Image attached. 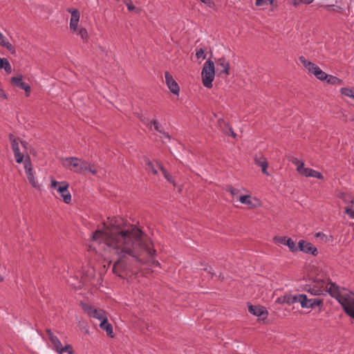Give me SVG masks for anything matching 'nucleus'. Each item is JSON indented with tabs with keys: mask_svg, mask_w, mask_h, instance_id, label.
<instances>
[{
	"mask_svg": "<svg viewBox=\"0 0 354 354\" xmlns=\"http://www.w3.org/2000/svg\"><path fill=\"white\" fill-rule=\"evenodd\" d=\"M92 245L95 250L107 251L118 257L113 264V271L127 269L131 261L140 264L151 263L159 266L153 259L156 250L149 237L134 225L120 226L117 221H111L110 226L104 225L102 230L93 232Z\"/></svg>",
	"mask_w": 354,
	"mask_h": 354,
	"instance_id": "nucleus-1",
	"label": "nucleus"
},
{
	"mask_svg": "<svg viewBox=\"0 0 354 354\" xmlns=\"http://www.w3.org/2000/svg\"><path fill=\"white\" fill-rule=\"evenodd\" d=\"M215 65L212 60L207 61L203 67L201 72L202 82L205 87L211 88L212 87V82L215 75Z\"/></svg>",
	"mask_w": 354,
	"mask_h": 354,
	"instance_id": "nucleus-2",
	"label": "nucleus"
},
{
	"mask_svg": "<svg viewBox=\"0 0 354 354\" xmlns=\"http://www.w3.org/2000/svg\"><path fill=\"white\" fill-rule=\"evenodd\" d=\"M64 167L73 172L82 173L88 169L87 163L76 157L66 158L63 161Z\"/></svg>",
	"mask_w": 354,
	"mask_h": 354,
	"instance_id": "nucleus-3",
	"label": "nucleus"
},
{
	"mask_svg": "<svg viewBox=\"0 0 354 354\" xmlns=\"http://www.w3.org/2000/svg\"><path fill=\"white\" fill-rule=\"evenodd\" d=\"M299 60L308 73L314 75L317 79L320 81H324L326 79L327 74L315 64L307 60L304 56H300Z\"/></svg>",
	"mask_w": 354,
	"mask_h": 354,
	"instance_id": "nucleus-4",
	"label": "nucleus"
},
{
	"mask_svg": "<svg viewBox=\"0 0 354 354\" xmlns=\"http://www.w3.org/2000/svg\"><path fill=\"white\" fill-rule=\"evenodd\" d=\"M51 186L56 189L59 197L63 199L65 203L69 204L71 203V194L68 189L69 186L68 183L66 181L57 182L56 180H52Z\"/></svg>",
	"mask_w": 354,
	"mask_h": 354,
	"instance_id": "nucleus-5",
	"label": "nucleus"
},
{
	"mask_svg": "<svg viewBox=\"0 0 354 354\" xmlns=\"http://www.w3.org/2000/svg\"><path fill=\"white\" fill-rule=\"evenodd\" d=\"M323 286L324 288L326 289V293L328 292L331 297L336 299L340 304L342 303V299L345 298L346 295L348 293L342 291L335 283L324 281Z\"/></svg>",
	"mask_w": 354,
	"mask_h": 354,
	"instance_id": "nucleus-6",
	"label": "nucleus"
},
{
	"mask_svg": "<svg viewBox=\"0 0 354 354\" xmlns=\"http://www.w3.org/2000/svg\"><path fill=\"white\" fill-rule=\"evenodd\" d=\"M81 306L89 317L95 318L100 320V322L107 317L105 311L102 309H96L93 306L84 303H81Z\"/></svg>",
	"mask_w": 354,
	"mask_h": 354,
	"instance_id": "nucleus-7",
	"label": "nucleus"
},
{
	"mask_svg": "<svg viewBox=\"0 0 354 354\" xmlns=\"http://www.w3.org/2000/svg\"><path fill=\"white\" fill-rule=\"evenodd\" d=\"M297 303H299L303 308H314L322 304V300L317 298L308 299L305 294H298Z\"/></svg>",
	"mask_w": 354,
	"mask_h": 354,
	"instance_id": "nucleus-8",
	"label": "nucleus"
},
{
	"mask_svg": "<svg viewBox=\"0 0 354 354\" xmlns=\"http://www.w3.org/2000/svg\"><path fill=\"white\" fill-rule=\"evenodd\" d=\"M342 306L345 313L354 319V293L348 292L345 298L342 299Z\"/></svg>",
	"mask_w": 354,
	"mask_h": 354,
	"instance_id": "nucleus-9",
	"label": "nucleus"
},
{
	"mask_svg": "<svg viewBox=\"0 0 354 354\" xmlns=\"http://www.w3.org/2000/svg\"><path fill=\"white\" fill-rule=\"evenodd\" d=\"M230 64L223 57L216 61L215 73L221 77H225L229 75Z\"/></svg>",
	"mask_w": 354,
	"mask_h": 354,
	"instance_id": "nucleus-10",
	"label": "nucleus"
},
{
	"mask_svg": "<svg viewBox=\"0 0 354 354\" xmlns=\"http://www.w3.org/2000/svg\"><path fill=\"white\" fill-rule=\"evenodd\" d=\"M9 139L10 141L12 149L13 151L15 161L17 163H21L22 162H24L26 158L20 150L18 140L16 139L12 134L9 135Z\"/></svg>",
	"mask_w": 354,
	"mask_h": 354,
	"instance_id": "nucleus-11",
	"label": "nucleus"
},
{
	"mask_svg": "<svg viewBox=\"0 0 354 354\" xmlns=\"http://www.w3.org/2000/svg\"><path fill=\"white\" fill-rule=\"evenodd\" d=\"M24 167L27 176V178L31 185L34 187H39L38 182L35 178L32 168V163L30 157L27 156L24 161Z\"/></svg>",
	"mask_w": 354,
	"mask_h": 354,
	"instance_id": "nucleus-12",
	"label": "nucleus"
},
{
	"mask_svg": "<svg viewBox=\"0 0 354 354\" xmlns=\"http://www.w3.org/2000/svg\"><path fill=\"white\" fill-rule=\"evenodd\" d=\"M324 280L317 281L313 286H308L306 290L313 295H324L326 290L324 288Z\"/></svg>",
	"mask_w": 354,
	"mask_h": 354,
	"instance_id": "nucleus-13",
	"label": "nucleus"
},
{
	"mask_svg": "<svg viewBox=\"0 0 354 354\" xmlns=\"http://www.w3.org/2000/svg\"><path fill=\"white\" fill-rule=\"evenodd\" d=\"M67 10L71 14L69 24L70 30L72 32H77L80 17V12L77 9H68Z\"/></svg>",
	"mask_w": 354,
	"mask_h": 354,
	"instance_id": "nucleus-14",
	"label": "nucleus"
},
{
	"mask_svg": "<svg viewBox=\"0 0 354 354\" xmlns=\"http://www.w3.org/2000/svg\"><path fill=\"white\" fill-rule=\"evenodd\" d=\"M165 77L166 84L169 91L175 95H178L180 91L179 86L176 82L174 80L171 75L169 72L166 71L165 73Z\"/></svg>",
	"mask_w": 354,
	"mask_h": 354,
	"instance_id": "nucleus-15",
	"label": "nucleus"
},
{
	"mask_svg": "<svg viewBox=\"0 0 354 354\" xmlns=\"http://www.w3.org/2000/svg\"><path fill=\"white\" fill-rule=\"evenodd\" d=\"M298 250L306 254H310L313 255L317 254V248H315L312 243L304 240H300L299 241Z\"/></svg>",
	"mask_w": 354,
	"mask_h": 354,
	"instance_id": "nucleus-16",
	"label": "nucleus"
},
{
	"mask_svg": "<svg viewBox=\"0 0 354 354\" xmlns=\"http://www.w3.org/2000/svg\"><path fill=\"white\" fill-rule=\"evenodd\" d=\"M254 163L257 165L261 167L262 172L268 176L269 173L267 171L268 167V162L266 160V158L263 156H255L254 158Z\"/></svg>",
	"mask_w": 354,
	"mask_h": 354,
	"instance_id": "nucleus-17",
	"label": "nucleus"
},
{
	"mask_svg": "<svg viewBox=\"0 0 354 354\" xmlns=\"http://www.w3.org/2000/svg\"><path fill=\"white\" fill-rule=\"evenodd\" d=\"M0 46L7 49L12 55L16 53L15 46L8 40V39L0 32Z\"/></svg>",
	"mask_w": 354,
	"mask_h": 354,
	"instance_id": "nucleus-18",
	"label": "nucleus"
},
{
	"mask_svg": "<svg viewBox=\"0 0 354 354\" xmlns=\"http://www.w3.org/2000/svg\"><path fill=\"white\" fill-rule=\"evenodd\" d=\"M301 176L304 177H313L321 180L324 178V176L319 171L308 167H306L303 169Z\"/></svg>",
	"mask_w": 354,
	"mask_h": 354,
	"instance_id": "nucleus-19",
	"label": "nucleus"
},
{
	"mask_svg": "<svg viewBox=\"0 0 354 354\" xmlns=\"http://www.w3.org/2000/svg\"><path fill=\"white\" fill-rule=\"evenodd\" d=\"M248 310L251 314L257 317L268 315V311L263 306L250 305L248 307Z\"/></svg>",
	"mask_w": 354,
	"mask_h": 354,
	"instance_id": "nucleus-20",
	"label": "nucleus"
},
{
	"mask_svg": "<svg viewBox=\"0 0 354 354\" xmlns=\"http://www.w3.org/2000/svg\"><path fill=\"white\" fill-rule=\"evenodd\" d=\"M100 327L101 329L106 331L108 336L113 337V327L112 325L108 322L107 317L100 322Z\"/></svg>",
	"mask_w": 354,
	"mask_h": 354,
	"instance_id": "nucleus-21",
	"label": "nucleus"
},
{
	"mask_svg": "<svg viewBox=\"0 0 354 354\" xmlns=\"http://www.w3.org/2000/svg\"><path fill=\"white\" fill-rule=\"evenodd\" d=\"M46 333L48 334V337L52 343V344L54 346V347L56 349V351L58 352L59 349L61 348L62 343L58 339L57 336H55L50 330L47 329Z\"/></svg>",
	"mask_w": 354,
	"mask_h": 354,
	"instance_id": "nucleus-22",
	"label": "nucleus"
},
{
	"mask_svg": "<svg viewBox=\"0 0 354 354\" xmlns=\"http://www.w3.org/2000/svg\"><path fill=\"white\" fill-rule=\"evenodd\" d=\"M1 69H4L8 74L12 73V66L8 59L0 57V70Z\"/></svg>",
	"mask_w": 354,
	"mask_h": 354,
	"instance_id": "nucleus-23",
	"label": "nucleus"
},
{
	"mask_svg": "<svg viewBox=\"0 0 354 354\" xmlns=\"http://www.w3.org/2000/svg\"><path fill=\"white\" fill-rule=\"evenodd\" d=\"M291 162L293 165H295L297 168L296 170L299 173V175L303 172V169L306 167H304V162L301 160H299L297 158L293 157L291 160Z\"/></svg>",
	"mask_w": 354,
	"mask_h": 354,
	"instance_id": "nucleus-24",
	"label": "nucleus"
},
{
	"mask_svg": "<svg viewBox=\"0 0 354 354\" xmlns=\"http://www.w3.org/2000/svg\"><path fill=\"white\" fill-rule=\"evenodd\" d=\"M324 81H326V82L328 84H332V85H337V84H341L342 83V80L339 79L338 77H337L335 76H333L331 75H328V74H327L326 79H325Z\"/></svg>",
	"mask_w": 354,
	"mask_h": 354,
	"instance_id": "nucleus-25",
	"label": "nucleus"
},
{
	"mask_svg": "<svg viewBox=\"0 0 354 354\" xmlns=\"http://www.w3.org/2000/svg\"><path fill=\"white\" fill-rule=\"evenodd\" d=\"M283 297V301L287 304H292L294 303H297L298 294L297 295H285Z\"/></svg>",
	"mask_w": 354,
	"mask_h": 354,
	"instance_id": "nucleus-26",
	"label": "nucleus"
},
{
	"mask_svg": "<svg viewBox=\"0 0 354 354\" xmlns=\"http://www.w3.org/2000/svg\"><path fill=\"white\" fill-rule=\"evenodd\" d=\"M145 164L147 166V170L149 172H151L153 174H156L158 173V171L156 169L154 165L149 159H147V158L145 159Z\"/></svg>",
	"mask_w": 354,
	"mask_h": 354,
	"instance_id": "nucleus-27",
	"label": "nucleus"
},
{
	"mask_svg": "<svg viewBox=\"0 0 354 354\" xmlns=\"http://www.w3.org/2000/svg\"><path fill=\"white\" fill-rule=\"evenodd\" d=\"M239 201L242 204H245V205L252 206L251 196L250 195L241 196L239 198Z\"/></svg>",
	"mask_w": 354,
	"mask_h": 354,
	"instance_id": "nucleus-28",
	"label": "nucleus"
},
{
	"mask_svg": "<svg viewBox=\"0 0 354 354\" xmlns=\"http://www.w3.org/2000/svg\"><path fill=\"white\" fill-rule=\"evenodd\" d=\"M74 32L80 36L83 40H86L88 37V32L85 28H80L79 29L77 28V32Z\"/></svg>",
	"mask_w": 354,
	"mask_h": 354,
	"instance_id": "nucleus-29",
	"label": "nucleus"
},
{
	"mask_svg": "<svg viewBox=\"0 0 354 354\" xmlns=\"http://www.w3.org/2000/svg\"><path fill=\"white\" fill-rule=\"evenodd\" d=\"M322 7L326 11H334L336 12H340L342 10L340 6H335V5H324Z\"/></svg>",
	"mask_w": 354,
	"mask_h": 354,
	"instance_id": "nucleus-30",
	"label": "nucleus"
},
{
	"mask_svg": "<svg viewBox=\"0 0 354 354\" xmlns=\"http://www.w3.org/2000/svg\"><path fill=\"white\" fill-rule=\"evenodd\" d=\"M286 245H287L290 250L292 252H295L298 250V246H296L295 243L290 238H288V240H286Z\"/></svg>",
	"mask_w": 354,
	"mask_h": 354,
	"instance_id": "nucleus-31",
	"label": "nucleus"
},
{
	"mask_svg": "<svg viewBox=\"0 0 354 354\" xmlns=\"http://www.w3.org/2000/svg\"><path fill=\"white\" fill-rule=\"evenodd\" d=\"M340 92L342 95L349 97H352L353 96H354V89H351L349 88H342L340 89Z\"/></svg>",
	"mask_w": 354,
	"mask_h": 354,
	"instance_id": "nucleus-32",
	"label": "nucleus"
},
{
	"mask_svg": "<svg viewBox=\"0 0 354 354\" xmlns=\"http://www.w3.org/2000/svg\"><path fill=\"white\" fill-rule=\"evenodd\" d=\"M158 167L164 175L165 178L169 182H173L171 176L167 172V171L159 163H157Z\"/></svg>",
	"mask_w": 354,
	"mask_h": 354,
	"instance_id": "nucleus-33",
	"label": "nucleus"
},
{
	"mask_svg": "<svg viewBox=\"0 0 354 354\" xmlns=\"http://www.w3.org/2000/svg\"><path fill=\"white\" fill-rule=\"evenodd\" d=\"M146 124L148 126L149 124H153V127H154V129H156V131H158L159 133H162V129L160 128V126L159 125L158 122H157L156 120H152L151 121L149 122H146Z\"/></svg>",
	"mask_w": 354,
	"mask_h": 354,
	"instance_id": "nucleus-34",
	"label": "nucleus"
},
{
	"mask_svg": "<svg viewBox=\"0 0 354 354\" xmlns=\"http://www.w3.org/2000/svg\"><path fill=\"white\" fill-rule=\"evenodd\" d=\"M19 88L24 90L26 92V96H29L31 89H30V86L27 83L22 82L21 83H20Z\"/></svg>",
	"mask_w": 354,
	"mask_h": 354,
	"instance_id": "nucleus-35",
	"label": "nucleus"
},
{
	"mask_svg": "<svg viewBox=\"0 0 354 354\" xmlns=\"http://www.w3.org/2000/svg\"><path fill=\"white\" fill-rule=\"evenodd\" d=\"M10 82L14 86L19 87L20 83L22 82V76L19 75L18 77H12Z\"/></svg>",
	"mask_w": 354,
	"mask_h": 354,
	"instance_id": "nucleus-36",
	"label": "nucleus"
},
{
	"mask_svg": "<svg viewBox=\"0 0 354 354\" xmlns=\"http://www.w3.org/2000/svg\"><path fill=\"white\" fill-rule=\"evenodd\" d=\"M73 350V347L71 344H67L65 346H61V348L59 349L58 352L59 354H62L63 352H69L70 351Z\"/></svg>",
	"mask_w": 354,
	"mask_h": 354,
	"instance_id": "nucleus-37",
	"label": "nucleus"
},
{
	"mask_svg": "<svg viewBox=\"0 0 354 354\" xmlns=\"http://www.w3.org/2000/svg\"><path fill=\"white\" fill-rule=\"evenodd\" d=\"M124 3L126 4L129 11L135 10L136 7L132 3L131 0H124Z\"/></svg>",
	"mask_w": 354,
	"mask_h": 354,
	"instance_id": "nucleus-38",
	"label": "nucleus"
},
{
	"mask_svg": "<svg viewBox=\"0 0 354 354\" xmlns=\"http://www.w3.org/2000/svg\"><path fill=\"white\" fill-rule=\"evenodd\" d=\"M196 56L198 59H205L206 55L205 53V50L203 48H200L198 50L196 51Z\"/></svg>",
	"mask_w": 354,
	"mask_h": 354,
	"instance_id": "nucleus-39",
	"label": "nucleus"
},
{
	"mask_svg": "<svg viewBox=\"0 0 354 354\" xmlns=\"http://www.w3.org/2000/svg\"><path fill=\"white\" fill-rule=\"evenodd\" d=\"M288 237L286 236H280V237H275L274 240L280 244L285 245L286 243V240H288Z\"/></svg>",
	"mask_w": 354,
	"mask_h": 354,
	"instance_id": "nucleus-40",
	"label": "nucleus"
},
{
	"mask_svg": "<svg viewBox=\"0 0 354 354\" xmlns=\"http://www.w3.org/2000/svg\"><path fill=\"white\" fill-rule=\"evenodd\" d=\"M227 192H230L232 196H237L239 191L237 189L233 188L232 187H228L226 189Z\"/></svg>",
	"mask_w": 354,
	"mask_h": 354,
	"instance_id": "nucleus-41",
	"label": "nucleus"
},
{
	"mask_svg": "<svg viewBox=\"0 0 354 354\" xmlns=\"http://www.w3.org/2000/svg\"><path fill=\"white\" fill-rule=\"evenodd\" d=\"M345 213L351 218L354 219V210L351 207H346Z\"/></svg>",
	"mask_w": 354,
	"mask_h": 354,
	"instance_id": "nucleus-42",
	"label": "nucleus"
},
{
	"mask_svg": "<svg viewBox=\"0 0 354 354\" xmlns=\"http://www.w3.org/2000/svg\"><path fill=\"white\" fill-rule=\"evenodd\" d=\"M88 169L86 171H88L89 172L92 173L93 174H95L97 173V170L95 169H93V167L87 164Z\"/></svg>",
	"mask_w": 354,
	"mask_h": 354,
	"instance_id": "nucleus-43",
	"label": "nucleus"
},
{
	"mask_svg": "<svg viewBox=\"0 0 354 354\" xmlns=\"http://www.w3.org/2000/svg\"><path fill=\"white\" fill-rule=\"evenodd\" d=\"M291 3L294 6H297L300 3H302L301 0H291Z\"/></svg>",
	"mask_w": 354,
	"mask_h": 354,
	"instance_id": "nucleus-44",
	"label": "nucleus"
},
{
	"mask_svg": "<svg viewBox=\"0 0 354 354\" xmlns=\"http://www.w3.org/2000/svg\"><path fill=\"white\" fill-rule=\"evenodd\" d=\"M274 0H263V6L272 5Z\"/></svg>",
	"mask_w": 354,
	"mask_h": 354,
	"instance_id": "nucleus-45",
	"label": "nucleus"
},
{
	"mask_svg": "<svg viewBox=\"0 0 354 354\" xmlns=\"http://www.w3.org/2000/svg\"><path fill=\"white\" fill-rule=\"evenodd\" d=\"M255 5L257 6H263V0H255Z\"/></svg>",
	"mask_w": 354,
	"mask_h": 354,
	"instance_id": "nucleus-46",
	"label": "nucleus"
},
{
	"mask_svg": "<svg viewBox=\"0 0 354 354\" xmlns=\"http://www.w3.org/2000/svg\"><path fill=\"white\" fill-rule=\"evenodd\" d=\"M276 302L278 303V304H285L284 301H283V297H278L276 299Z\"/></svg>",
	"mask_w": 354,
	"mask_h": 354,
	"instance_id": "nucleus-47",
	"label": "nucleus"
},
{
	"mask_svg": "<svg viewBox=\"0 0 354 354\" xmlns=\"http://www.w3.org/2000/svg\"><path fill=\"white\" fill-rule=\"evenodd\" d=\"M229 131L230 133V136L232 137V138H236V134L234 132V131L232 130V129L231 127H229Z\"/></svg>",
	"mask_w": 354,
	"mask_h": 354,
	"instance_id": "nucleus-48",
	"label": "nucleus"
},
{
	"mask_svg": "<svg viewBox=\"0 0 354 354\" xmlns=\"http://www.w3.org/2000/svg\"><path fill=\"white\" fill-rule=\"evenodd\" d=\"M161 133L162 134L164 138H167L168 140H170L171 137H170V136L169 135L168 133H166V132L162 131Z\"/></svg>",
	"mask_w": 354,
	"mask_h": 354,
	"instance_id": "nucleus-49",
	"label": "nucleus"
},
{
	"mask_svg": "<svg viewBox=\"0 0 354 354\" xmlns=\"http://www.w3.org/2000/svg\"><path fill=\"white\" fill-rule=\"evenodd\" d=\"M204 270L207 272H208L209 274H211L212 275L214 274V272H212V268L211 267H207L205 268H204Z\"/></svg>",
	"mask_w": 354,
	"mask_h": 354,
	"instance_id": "nucleus-50",
	"label": "nucleus"
},
{
	"mask_svg": "<svg viewBox=\"0 0 354 354\" xmlns=\"http://www.w3.org/2000/svg\"><path fill=\"white\" fill-rule=\"evenodd\" d=\"M71 286H74V288H76V289H80L82 287V284H81L80 282H78L77 284H73V283H71Z\"/></svg>",
	"mask_w": 354,
	"mask_h": 354,
	"instance_id": "nucleus-51",
	"label": "nucleus"
},
{
	"mask_svg": "<svg viewBox=\"0 0 354 354\" xmlns=\"http://www.w3.org/2000/svg\"><path fill=\"white\" fill-rule=\"evenodd\" d=\"M313 1H314V0H301L302 3H304V4H310V3H313Z\"/></svg>",
	"mask_w": 354,
	"mask_h": 354,
	"instance_id": "nucleus-52",
	"label": "nucleus"
},
{
	"mask_svg": "<svg viewBox=\"0 0 354 354\" xmlns=\"http://www.w3.org/2000/svg\"><path fill=\"white\" fill-rule=\"evenodd\" d=\"M0 97L6 98V95L1 89H0Z\"/></svg>",
	"mask_w": 354,
	"mask_h": 354,
	"instance_id": "nucleus-53",
	"label": "nucleus"
},
{
	"mask_svg": "<svg viewBox=\"0 0 354 354\" xmlns=\"http://www.w3.org/2000/svg\"><path fill=\"white\" fill-rule=\"evenodd\" d=\"M21 146L23 148L26 149V143L25 142H21Z\"/></svg>",
	"mask_w": 354,
	"mask_h": 354,
	"instance_id": "nucleus-54",
	"label": "nucleus"
},
{
	"mask_svg": "<svg viewBox=\"0 0 354 354\" xmlns=\"http://www.w3.org/2000/svg\"><path fill=\"white\" fill-rule=\"evenodd\" d=\"M201 2L206 3L209 1V0H201Z\"/></svg>",
	"mask_w": 354,
	"mask_h": 354,
	"instance_id": "nucleus-55",
	"label": "nucleus"
},
{
	"mask_svg": "<svg viewBox=\"0 0 354 354\" xmlns=\"http://www.w3.org/2000/svg\"><path fill=\"white\" fill-rule=\"evenodd\" d=\"M68 354H74L73 349L68 352Z\"/></svg>",
	"mask_w": 354,
	"mask_h": 354,
	"instance_id": "nucleus-56",
	"label": "nucleus"
},
{
	"mask_svg": "<svg viewBox=\"0 0 354 354\" xmlns=\"http://www.w3.org/2000/svg\"><path fill=\"white\" fill-rule=\"evenodd\" d=\"M3 281V277L0 274V282Z\"/></svg>",
	"mask_w": 354,
	"mask_h": 354,
	"instance_id": "nucleus-57",
	"label": "nucleus"
},
{
	"mask_svg": "<svg viewBox=\"0 0 354 354\" xmlns=\"http://www.w3.org/2000/svg\"><path fill=\"white\" fill-rule=\"evenodd\" d=\"M320 235H321V233H319V232L316 234L317 237L320 236Z\"/></svg>",
	"mask_w": 354,
	"mask_h": 354,
	"instance_id": "nucleus-58",
	"label": "nucleus"
}]
</instances>
